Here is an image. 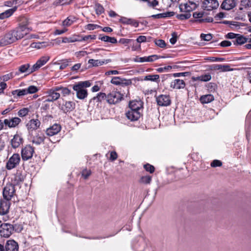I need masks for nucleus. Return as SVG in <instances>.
Here are the masks:
<instances>
[{
  "label": "nucleus",
  "instance_id": "1",
  "mask_svg": "<svg viewBox=\"0 0 251 251\" xmlns=\"http://www.w3.org/2000/svg\"><path fill=\"white\" fill-rule=\"evenodd\" d=\"M2 196L4 199L11 201L16 196L15 185L8 183L3 188Z\"/></svg>",
  "mask_w": 251,
  "mask_h": 251
},
{
  "label": "nucleus",
  "instance_id": "2",
  "mask_svg": "<svg viewBox=\"0 0 251 251\" xmlns=\"http://www.w3.org/2000/svg\"><path fill=\"white\" fill-rule=\"evenodd\" d=\"M124 95L117 90H113L107 94V102L109 104H116L123 100Z\"/></svg>",
  "mask_w": 251,
  "mask_h": 251
},
{
  "label": "nucleus",
  "instance_id": "3",
  "mask_svg": "<svg viewBox=\"0 0 251 251\" xmlns=\"http://www.w3.org/2000/svg\"><path fill=\"white\" fill-rule=\"evenodd\" d=\"M21 161L20 154L17 153H14L7 160L5 168L8 170H11L19 165Z\"/></svg>",
  "mask_w": 251,
  "mask_h": 251
},
{
  "label": "nucleus",
  "instance_id": "4",
  "mask_svg": "<svg viewBox=\"0 0 251 251\" xmlns=\"http://www.w3.org/2000/svg\"><path fill=\"white\" fill-rule=\"evenodd\" d=\"M14 231V226L9 223H3L0 225V235L4 238H8Z\"/></svg>",
  "mask_w": 251,
  "mask_h": 251
},
{
  "label": "nucleus",
  "instance_id": "5",
  "mask_svg": "<svg viewBox=\"0 0 251 251\" xmlns=\"http://www.w3.org/2000/svg\"><path fill=\"white\" fill-rule=\"evenodd\" d=\"M34 152V148L30 145H26L21 150V156L24 161L31 159Z\"/></svg>",
  "mask_w": 251,
  "mask_h": 251
},
{
  "label": "nucleus",
  "instance_id": "6",
  "mask_svg": "<svg viewBox=\"0 0 251 251\" xmlns=\"http://www.w3.org/2000/svg\"><path fill=\"white\" fill-rule=\"evenodd\" d=\"M157 105L160 106H168L171 104V100L169 95H160L156 98Z\"/></svg>",
  "mask_w": 251,
  "mask_h": 251
},
{
  "label": "nucleus",
  "instance_id": "7",
  "mask_svg": "<svg viewBox=\"0 0 251 251\" xmlns=\"http://www.w3.org/2000/svg\"><path fill=\"white\" fill-rule=\"evenodd\" d=\"M218 6L219 2L217 0H205L202 5L203 9L207 11L216 9Z\"/></svg>",
  "mask_w": 251,
  "mask_h": 251
},
{
  "label": "nucleus",
  "instance_id": "8",
  "mask_svg": "<svg viewBox=\"0 0 251 251\" xmlns=\"http://www.w3.org/2000/svg\"><path fill=\"white\" fill-rule=\"evenodd\" d=\"M111 83L116 85L124 86H129L131 85L132 81L130 79H126L119 76H114L111 80Z\"/></svg>",
  "mask_w": 251,
  "mask_h": 251
},
{
  "label": "nucleus",
  "instance_id": "9",
  "mask_svg": "<svg viewBox=\"0 0 251 251\" xmlns=\"http://www.w3.org/2000/svg\"><path fill=\"white\" fill-rule=\"evenodd\" d=\"M10 205V201L4 199L0 200V215L7 214L9 212Z\"/></svg>",
  "mask_w": 251,
  "mask_h": 251
},
{
  "label": "nucleus",
  "instance_id": "10",
  "mask_svg": "<svg viewBox=\"0 0 251 251\" xmlns=\"http://www.w3.org/2000/svg\"><path fill=\"white\" fill-rule=\"evenodd\" d=\"M163 56H159L157 55L154 54L151 55L149 56H144V57H138L137 56L136 58L134 59V61L135 62H152L154 61L155 60H157L160 58H163Z\"/></svg>",
  "mask_w": 251,
  "mask_h": 251
},
{
  "label": "nucleus",
  "instance_id": "11",
  "mask_svg": "<svg viewBox=\"0 0 251 251\" xmlns=\"http://www.w3.org/2000/svg\"><path fill=\"white\" fill-rule=\"evenodd\" d=\"M21 122V120L18 117H9L4 120V123L5 126L9 128L15 127Z\"/></svg>",
  "mask_w": 251,
  "mask_h": 251
},
{
  "label": "nucleus",
  "instance_id": "12",
  "mask_svg": "<svg viewBox=\"0 0 251 251\" xmlns=\"http://www.w3.org/2000/svg\"><path fill=\"white\" fill-rule=\"evenodd\" d=\"M24 143V139L20 134H16L10 141L12 147L14 149L19 148Z\"/></svg>",
  "mask_w": 251,
  "mask_h": 251
},
{
  "label": "nucleus",
  "instance_id": "13",
  "mask_svg": "<svg viewBox=\"0 0 251 251\" xmlns=\"http://www.w3.org/2000/svg\"><path fill=\"white\" fill-rule=\"evenodd\" d=\"M73 89L76 92V97L78 99L83 100L88 96L87 90L86 89H83L75 84L73 86Z\"/></svg>",
  "mask_w": 251,
  "mask_h": 251
},
{
  "label": "nucleus",
  "instance_id": "14",
  "mask_svg": "<svg viewBox=\"0 0 251 251\" xmlns=\"http://www.w3.org/2000/svg\"><path fill=\"white\" fill-rule=\"evenodd\" d=\"M15 42H16V41L14 39V37L11 30L6 33L0 40V43L3 46L12 44Z\"/></svg>",
  "mask_w": 251,
  "mask_h": 251
},
{
  "label": "nucleus",
  "instance_id": "15",
  "mask_svg": "<svg viewBox=\"0 0 251 251\" xmlns=\"http://www.w3.org/2000/svg\"><path fill=\"white\" fill-rule=\"evenodd\" d=\"M50 59L49 56H44L41 57L36 63L32 66L30 72H35L45 65Z\"/></svg>",
  "mask_w": 251,
  "mask_h": 251
},
{
  "label": "nucleus",
  "instance_id": "16",
  "mask_svg": "<svg viewBox=\"0 0 251 251\" xmlns=\"http://www.w3.org/2000/svg\"><path fill=\"white\" fill-rule=\"evenodd\" d=\"M61 129V126L60 125L54 124L52 126L47 129L46 133L47 135L52 136L57 134L60 131Z\"/></svg>",
  "mask_w": 251,
  "mask_h": 251
},
{
  "label": "nucleus",
  "instance_id": "17",
  "mask_svg": "<svg viewBox=\"0 0 251 251\" xmlns=\"http://www.w3.org/2000/svg\"><path fill=\"white\" fill-rule=\"evenodd\" d=\"M41 125L40 121L36 119L30 120L26 125V126L28 130L33 131L39 128Z\"/></svg>",
  "mask_w": 251,
  "mask_h": 251
},
{
  "label": "nucleus",
  "instance_id": "18",
  "mask_svg": "<svg viewBox=\"0 0 251 251\" xmlns=\"http://www.w3.org/2000/svg\"><path fill=\"white\" fill-rule=\"evenodd\" d=\"M5 251H18V244L14 240H8L5 246Z\"/></svg>",
  "mask_w": 251,
  "mask_h": 251
},
{
  "label": "nucleus",
  "instance_id": "19",
  "mask_svg": "<svg viewBox=\"0 0 251 251\" xmlns=\"http://www.w3.org/2000/svg\"><path fill=\"white\" fill-rule=\"evenodd\" d=\"M147 246L146 240L142 237H140L137 243L134 245V248L136 251H143Z\"/></svg>",
  "mask_w": 251,
  "mask_h": 251
},
{
  "label": "nucleus",
  "instance_id": "20",
  "mask_svg": "<svg viewBox=\"0 0 251 251\" xmlns=\"http://www.w3.org/2000/svg\"><path fill=\"white\" fill-rule=\"evenodd\" d=\"M75 102L71 101H66L62 105L61 109L64 113H67L72 111L75 108Z\"/></svg>",
  "mask_w": 251,
  "mask_h": 251
},
{
  "label": "nucleus",
  "instance_id": "21",
  "mask_svg": "<svg viewBox=\"0 0 251 251\" xmlns=\"http://www.w3.org/2000/svg\"><path fill=\"white\" fill-rule=\"evenodd\" d=\"M129 108H135L140 112H142L143 108V102L141 100H135L130 101L129 103Z\"/></svg>",
  "mask_w": 251,
  "mask_h": 251
},
{
  "label": "nucleus",
  "instance_id": "22",
  "mask_svg": "<svg viewBox=\"0 0 251 251\" xmlns=\"http://www.w3.org/2000/svg\"><path fill=\"white\" fill-rule=\"evenodd\" d=\"M20 39L23 38L27 34L28 30L25 25L19 26L13 29Z\"/></svg>",
  "mask_w": 251,
  "mask_h": 251
},
{
  "label": "nucleus",
  "instance_id": "23",
  "mask_svg": "<svg viewBox=\"0 0 251 251\" xmlns=\"http://www.w3.org/2000/svg\"><path fill=\"white\" fill-rule=\"evenodd\" d=\"M185 82L180 79H176L171 82L170 87L173 89H183L185 87Z\"/></svg>",
  "mask_w": 251,
  "mask_h": 251
},
{
  "label": "nucleus",
  "instance_id": "24",
  "mask_svg": "<svg viewBox=\"0 0 251 251\" xmlns=\"http://www.w3.org/2000/svg\"><path fill=\"white\" fill-rule=\"evenodd\" d=\"M54 90H52L50 89L47 91V99H46V101H53L58 100L60 95L59 93L56 92L54 91Z\"/></svg>",
  "mask_w": 251,
  "mask_h": 251
},
{
  "label": "nucleus",
  "instance_id": "25",
  "mask_svg": "<svg viewBox=\"0 0 251 251\" xmlns=\"http://www.w3.org/2000/svg\"><path fill=\"white\" fill-rule=\"evenodd\" d=\"M126 115L127 118L131 121H135L140 118L142 115V112L127 111Z\"/></svg>",
  "mask_w": 251,
  "mask_h": 251
},
{
  "label": "nucleus",
  "instance_id": "26",
  "mask_svg": "<svg viewBox=\"0 0 251 251\" xmlns=\"http://www.w3.org/2000/svg\"><path fill=\"white\" fill-rule=\"evenodd\" d=\"M17 7L14 6L12 8L9 9L3 12L0 13V19L3 20L11 16L13 13L17 10Z\"/></svg>",
  "mask_w": 251,
  "mask_h": 251
},
{
  "label": "nucleus",
  "instance_id": "27",
  "mask_svg": "<svg viewBox=\"0 0 251 251\" xmlns=\"http://www.w3.org/2000/svg\"><path fill=\"white\" fill-rule=\"evenodd\" d=\"M120 21L125 25H130L135 27H137L139 26V22L135 20L132 19H128L125 17H122Z\"/></svg>",
  "mask_w": 251,
  "mask_h": 251
},
{
  "label": "nucleus",
  "instance_id": "28",
  "mask_svg": "<svg viewBox=\"0 0 251 251\" xmlns=\"http://www.w3.org/2000/svg\"><path fill=\"white\" fill-rule=\"evenodd\" d=\"M235 6V2L234 0H225L222 5L221 7L225 10H230Z\"/></svg>",
  "mask_w": 251,
  "mask_h": 251
},
{
  "label": "nucleus",
  "instance_id": "29",
  "mask_svg": "<svg viewBox=\"0 0 251 251\" xmlns=\"http://www.w3.org/2000/svg\"><path fill=\"white\" fill-rule=\"evenodd\" d=\"M45 136L43 133H38L33 137L32 143L36 145H39L44 143Z\"/></svg>",
  "mask_w": 251,
  "mask_h": 251
},
{
  "label": "nucleus",
  "instance_id": "30",
  "mask_svg": "<svg viewBox=\"0 0 251 251\" xmlns=\"http://www.w3.org/2000/svg\"><path fill=\"white\" fill-rule=\"evenodd\" d=\"M234 45H241L248 42V39L240 34H237L235 39L232 41Z\"/></svg>",
  "mask_w": 251,
  "mask_h": 251
},
{
  "label": "nucleus",
  "instance_id": "31",
  "mask_svg": "<svg viewBox=\"0 0 251 251\" xmlns=\"http://www.w3.org/2000/svg\"><path fill=\"white\" fill-rule=\"evenodd\" d=\"M214 100V97L212 95L208 94L202 95L200 97V100L201 103H208Z\"/></svg>",
  "mask_w": 251,
  "mask_h": 251
},
{
  "label": "nucleus",
  "instance_id": "32",
  "mask_svg": "<svg viewBox=\"0 0 251 251\" xmlns=\"http://www.w3.org/2000/svg\"><path fill=\"white\" fill-rule=\"evenodd\" d=\"M32 70V67L30 68V65L29 64H25L20 66L19 67V72L20 73H28L30 74L33 72H30Z\"/></svg>",
  "mask_w": 251,
  "mask_h": 251
},
{
  "label": "nucleus",
  "instance_id": "33",
  "mask_svg": "<svg viewBox=\"0 0 251 251\" xmlns=\"http://www.w3.org/2000/svg\"><path fill=\"white\" fill-rule=\"evenodd\" d=\"M214 70H220L222 72H227L232 70L228 65L216 64L214 67Z\"/></svg>",
  "mask_w": 251,
  "mask_h": 251
},
{
  "label": "nucleus",
  "instance_id": "34",
  "mask_svg": "<svg viewBox=\"0 0 251 251\" xmlns=\"http://www.w3.org/2000/svg\"><path fill=\"white\" fill-rule=\"evenodd\" d=\"M144 80L159 82L160 81L159 75H149L144 77Z\"/></svg>",
  "mask_w": 251,
  "mask_h": 251
},
{
  "label": "nucleus",
  "instance_id": "35",
  "mask_svg": "<svg viewBox=\"0 0 251 251\" xmlns=\"http://www.w3.org/2000/svg\"><path fill=\"white\" fill-rule=\"evenodd\" d=\"M99 39L105 42H109L112 44L117 43V40L115 37H111L108 36H102L100 35Z\"/></svg>",
  "mask_w": 251,
  "mask_h": 251
},
{
  "label": "nucleus",
  "instance_id": "36",
  "mask_svg": "<svg viewBox=\"0 0 251 251\" xmlns=\"http://www.w3.org/2000/svg\"><path fill=\"white\" fill-rule=\"evenodd\" d=\"M75 20L76 18L75 17L73 16H69L64 21H63L62 22V25L64 26H69L72 25Z\"/></svg>",
  "mask_w": 251,
  "mask_h": 251
},
{
  "label": "nucleus",
  "instance_id": "37",
  "mask_svg": "<svg viewBox=\"0 0 251 251\" xmlns=\"http://www.w3.org/2000/svg\"><path fill=\"white\" fill-rule=\"evenodd\" d=\"M174 15V12H167L166 13L157 14L156 15H152L151 17L156 19L165 18L166 17H170Z\"/></svg>",
  "mask_w": 251,
  "mask_h": 251
},
{
  "label": "nucleus",
  "instance_id": "38",
  "mask_svg": "<svg viewBox=\"0 0 251 251\" xmlns=\"http://www.w3.org/2000/svg\"><path fill=\"white\" fill-rule=\"evenodd\" d=\"M93 100H96L98 102H101L102 100H107V95L104 93H99L97 94L96 97L93 98Z\"/></svg>",
  "mask_w": 251,
  "mask_h": 251
},
{
  "label": "nucleus",
  "instance_id": "39",
  "mask_svg": "<svg viewBox=\"0 0 251 251\" xmlns=\"http://www.w3.org/2000/svg\"><path fill=\"white\" fill-rule=\"evenodd\" d=\"M151 179V176H142L139 180V182L142 184H150Z\"/></svg>",
  "mask_w": 251,
  "mask_h": 251
},
{
  "label": "nucleus",
  "instance_id": "40",
  "mask_svg": "<svg viewBox=\"0 0 251 251\" xmlns=\"http://www.w3.org/2000/svg\"><path fill=\"white\" fill-rule=\"evenodd\" d=\"M24 179V176L21 172H17L15 174L14 176V180L16 183L18 184L19 182L23 181Z\"/></svg>",
  "mask_w": 251,
  "mask_h": 251
},
{
  "label": "nucleus",
  "instance_id": "41",
  "mask_svg": "<svg viewBox=\"0 0 251 251\" xmlns=\"http://www.w3.org/2000/svg\"><path fill=\"white\" fill-rule=\"evenodd\" d=\"M71 62L70 59H64L61 61V63H55V64L60 65L59 66V69L61 70L65 69L68 65L69 63Z\"/></svg>",
  "mask_w": 251,
  "mask_h": 251
},
{
  "label": "nucleus",
  "instance_id": "42",
  "mask_svg": "<svg viewBox=\"0 0 251 251\" xmlns=\"http://www.w3.org/2000/svg\"><path fill=\"white\" fill-rule=\"evenodd\" d=\"M13 95H17L18 97H21L27 95L26 89H17L12 92Z\"/></svg>",
  "mask_w": 251,
  "mask_h": 251
},
{
  "label": "nucleus",
  "instance_id": "43",
  "mask_svg": "<svg viewBox=\"0 0 251 251\" xmlns=\"http://www.w3.org/2000/svg\"><path fill=\"white\" fill-rule=\"evenodd\" d=\"M211 78V76L209 74H206L205 75H201V76H198L196 78L197 80H200L201 81H208Z\"/></svg>",
  "mask_w": 251,
  "mask_h": 251
},
{
  "label": "nucleus",
  "instance_id": "44",
  "mask_svg": "<svg viewBox=\"0 0 251 251\" xmlns=\"http://www.w3.org/2000/svg\"><path fill=\"white\" fill-rule=\"evenodd\" d=\"M88 63L92 64L93 66H99L104 64V62L100 60L91 59L88 60Z\"/></svg>",
  "mask_w": 251,
  "mask_h": 251
},
{
  "label": "nucleus",
  "instance_id": "45",
  "mask_svg": "<svg viewBox=\"0 0 251 251\" xmlns=\"http://www.w3.org/2000/svg\"><path fill=\"white\" fill-rule=\"evenodd\" d=\"M81 40L77 39L75 36L70 37H65L63 38L62 42L63 43H73L76 41H81Z\"/></svg>",
  "mask_w": 251,
  "mask_h": 251
},
{
  "label": "nucleus",
  "instance_id": "46",
  "mask_svg": "<svg viewBox=\"0 0 251 251\" xmlns=\"http://www.w3.org/2000/svg\"><path fill=\"white\" fill-rule=\"evenodd\" d=\"M47 45V43L43 42L39 43H32L31 44L30 47L33 48L40 49L46 47Z\"/></svg>",
  "mask_w": 251,
  "mask_h": 251
},
{
  "label": "nucleus",
  "instance_id": "47",
  "mask_svg": "<svg viewBox=\"0 0 251 251\" xmlns=\"http://www.w3.org/2000/svg\"><path fill=\"white\" fill-rule=\"evenodd\" d=\"M132 43V50L133 51H136V50H140L141 48V45L139 43H138L136 40H132V41H131Z\"/></svg>",
  "mask_w": 251,
  "mask_h": 251
},
{
  "label": "nucleus",
  "instance_id": "48",
  "mask_svg": "<svg viewBox=\"0 0 251 251\" xmlns=\"http://www.w3.org/2000/svg\"><path fill=\"white\" fill-rule=\"evenodd\" d=\"M75 85L83 89H86L91 85V83L89 81H80L75 84Z\"/></svg>",
  "mask_w": 251,
  "mask_h": 251
},
{
  "label": "nucleus",
  "instance_id": "49",
  "mask_svg": "<svg viewBox=\"0 0 251 251\" xmlns=\"http://www.w3.org/2000/svg\"><path fill=\"white\" fill-rule=\"evenodd\" d=\"M25 89L27 94H32L35 93L38 90V88L34 85H30L28 88Z\"/></svg>",
  "mask_w": 251,
  "mask_h": 251
},
{
  "label": "nucleus",
  "instance_id": "50",
  "mask_svg": "<svg viewBox=\"0 0 251 251\" xmlns=\"http://www.w3.org/2000/svg\"><path fill=\"white\" fill-rule=\"evenodd\" d=\"M29 112V110L28 108H23L18 111V115L21 117H23L26 116Z\"/></svg>",
  "mask_w": 251,
  "mask_h": 251
},
{
  "label": "nucleus",
  "instance_id": "51",
  "mask_svg": "<svg viewBox=\"0 0 251 251\" xmlns=\"http://www.w3.org/2000/svg\"><path fill=\"white\" fill-rule=\"evenodd\" d=\"M13 73H10L9 74L4 75L1 77H0V80H3V81H7L8 80L12 78L13 77Z\"/></svg>",
  "mask_w": 251,
  "mask_h": 251
},
{
  "label": "nucleus",
  "instance_id": "52",
  "mask_svg": "<svg viewBox=\"0 0 251 251\" xmlns=\"http://www.w3.org/2000/svg\"><path fill=\"white\" fill-rule=\"evenodd\" d=\"M95 10L97 15H100L104 12L103 7L100 4L95 5Z\"/></svg>",
  "mask_w": 251,
  "mask_h": 251
},
{
  "label": "nucleus",
  "instance_id": "53",
  "mask_svg": "<svg viewBox=\"0 0 251 251\" xmlns=\"http://www.w3.org/2000/svg\"><path fill=\"white\" fill-rule=\"evenodd\" d=\"M191 17V14L189 12L177 15V18L181 20L188 19Z\"/></svg>",
  "mask_w": 251,
  "mask_h": 251
},
{
  "label": "nucleus",
  "instance_id": "54",
  "mask_svg": "<svg viewBox=\"0 0 251 251\" xmlns=\"http://www.w3.org/2000/svg\"><path fill=\"white\" fill-rule=\"evenodd\" d=\"M147 38H148L149 39H151V37H149L148 38H147L146 36H143V35H141V36H139L137 38V39L136 40L138 43H139L140 44H141V43H143V42H149L150 40H147Z\"/></svg>",
  "mask_w": 251,
  "mask_h": 251
},
{
  "label": "nucleus",
  "instance_id": "55",
  "mask_svg": "<svg viewBox=\"0 0 251 251\" xmlns=\"http://www.w3.org/2000/svg\"><path fill=\"white\" fill-rule=\"evenodd\" d=\"M144 168L147 172L150 173H153L154 172L155 168L153 166L150 164H146L144 165Z\"/></svg>",
  "mask_w": 251,
  "mask_h": 251
},
{
  "label": "nucleus",
  "instance_id": "56",
  "mask_svg": "<svg viewBox=\"0 0 251 251\" xmlns=\"http://www.w3.org/2000/svg\"><path fill=\"white\" fill-rule=\"evenodd\" d=\"M201 40H203L204 41H209L211 40L212 38V34H203L202 33L201 34Z\"/></svg>",
  "mask_w": 251,
  "mask_h": 251
},
{
  "label": "nucleus",
  "instance_id": "57",
  "mask_svg": "<svg viewBox=\"0 0 251 251\" xmlns=\"http://www.w3.org/2000/svg\"><path fill=\"white\" fill-rule=\"evenodd\" d=\"M187 5L186 4H181L179 5L180 11L181 12H185L186 13H187V12L190 13V12L192 11V8H190L189 9H188V8H187Z\"/></svg>",
  "mask_w": 251,
  "mask_h": 251
},
{
  "label": "nucleus",
  "instance_id": "58",
  "mask_svg": "<svg viewBox=\"0 0 251 251\" xmlns=\"http://www.w3.org/2000/svg\"><path fill=\"white\" fill-rule=\"evenodd\" d=\"M149 6L154 8L158 5L159 2L157 0H148L147 1Z\"/></svg>",
  "mask_w": 251,
  "mask_h": 251
},
{
  "label": "nucleus",
  "instance_id": "59",
  "mask_svg": "<svg viewBox=\"0 0 251 251\" xmlns=\"http://www.w3.org/2000/svg\"><path fill=\"white\" fill-rule=\"evenodd\" d=\"M103 82L99 81L97 82V84L92 87L91 90L92 92H98L100 90V85L102 84Z\"/></svg>",
  "mask_w": 251,
  "mask_h": 251
},
{
  "label": "nucleus",
  "instance_id": "60",
  "mask_svg": "<svg viewBox=\"0 0 251 251\" xmlns=\"http://www.w3.org/2000/svg\"><path fill=\"white\" fill-rule=\"evenodd\" d=\"M100 25H97L92 24H89L85 26V29L89 30H94L95 29L100 27Z\"/></svg>",
  "mask_w": 251,
  "mask_h": 251
},
{
  "label": "nucleus",
  "instance_id": "61",
  "mask_svg": "<svg viewBox=\"0 0 251 251\" xmlns=\"http://www.w3.org/2000/svg\"><path fill=\"white\" fill-rule=\"evenodd\" d=\"M196 21L199 23H202L203 22L211 23L213 21V19L212 17H207L206 18L199 19Z\"/></svg>",
  "mask_w": 251,
  "mask_h": 251
},
{
  "label": "nucleus",
  "instance_id": "62",
  "mask_svg": "<svg viewBox=\"0 0 251 251\" xmlns=\"http://www.w3.org/2000/svg\"><path fill=\"white\" fill-rule=\"evenodd\" d=\"M155 44L160 48H164L166 46V43L163 40L159 39L155 41Z\"/></svg>",
  "mask_w": 251,
  "mask_h": 251
},
{
  "label": "nucleus",
  "instance_id": "63",
  "mask_svg": "<svg viewBox=\"0 0 251 251\" xmlns=\"http://www.w3.org/2000/svg\"><path fill=\"white\" fill-rule=\"evenodd\" d=\"M222 165V162L219 160H214L211 163L212 167H220Z\"/></svg>",
  "mask_w": 251,
  "mask_h": 251
},
{
  "label": "nucleus",
  "instance_id": "64",
  "mask_svg": "<svg viewBox=\"0 0 251 251\" xmlns=\"http://www.w3.org/2000/svg\"><path fill=\"white\" fill-rule=\"evenodd\" d=\"M61 93L63 96L69 95L71 94V90L67 87H63L61 90Z\"/></svg>",
  "mask_w": 251,
  "mask_h": 251
}]
</instances>
